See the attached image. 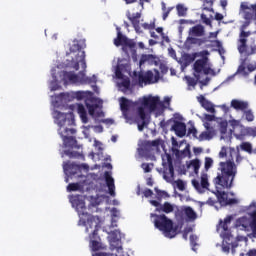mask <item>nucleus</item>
<instances>
[{"label":"nucleus","instance_id":"nucleus-16","mask_svg":"<svg viewBox=\"0 0 256 256\" xmlns=\"http://www.w3.org/2000/svg\"><path fill=\"white\" fill-rule=\"evenodd\" d=\"M63 81L64 83H71L72 85H75L79 83L81 85V71L78 74H75V72H63Z\"/></svg>","mask_w":256,"mask_h":256},{"label":"nucleus","instance_id":"nucleus-41","mask_svg":"<svg viewBox=\"0 0 256 256\" xmlns=\"http://www.w3.org/2000/svg\"><path fill=\"white\" fill-rule=\"evenodd\" d=\"M242 151H245L246 153H253V145H251L250 142H242L240 145Z\"/></svg>","mask_w":256,"mask_h":256},{"label":"nucleus","instance_id":"nucleus-8","mask_svg":"<svg viewBox=\"0 0 256 256\" xmlns=\"http://www.w3.org/2000/svg\"><path fill=\"white\" fill-rule=\"evenodd\" d=\"M142 105L145 109H148L150 113H153L158 109H162V111L165 109V104L161 102V99L158 96L144 97Z\"/></svg>","mask_w":256,"mask_h":256},{"label":"nucleus","instance_id":"nucleus-54","mask_svg":"<svg viewBox=\"0 0 256 256\" xmlns=\"http://www.w3.org/2000/svg\"><path fill=\"white\" fill-rule=\"evenodd\" d=\"M247 137H256V127H248Z\"/></svg>","mask_w":256,"mask_h":256},{"label":"nucleus","instance_id":"nucleus-29","mask_svg":"<svg viewBox=\"0 0 256 256\" xmlns=\"http://www.w3.org/2000/svg\"><path fill=\"white\" fill-rule=\"evenodd\" d=\"M216 135L215 133V129H211V130H206L203 131L200 135H199V141H211V139H213V137Z\"/></svg>","mask_w":256,"mask_h":256},{"label":"nucleus","instance_id":"nucleus-57","mask_svg":"<svg viewBox=\"0 0 256 256\" xmlns=\"http://www.w3.org/2000/svg\"><path fill=\"white\" fill-rule=\"evenodd\" d=\"M176 185L179 191H183L185 189V182H183V180H177Z\"/></svg>","mask_w":256,"mask_h":256},{"label":"nucleus","instance_id":"nucleus-60","mask_svg":"<svg viewBox=\"0 0 256 256\" xmlns=\"http://www.w3.org/2000/svg\"><path fill=\"white\" fill-rule=\"evenodd\" d=\"M143 194H144V197L146 198L153 197V190L147 188L144 190Z\"/></svg>","mask_w":256,"mask_h":256},{"label":"nucleus","instance_id":"nucleus-27","mask_svg":"<svg viewBox=\"0 0 256 256\" xmlns=\"http://www.w3.org/2000/svg\"><path fill=\"white\" fill-rule=\"evenodd\" d=\"M129 21L132 23L135 31H139L140 29V19H141V13L137 12L134 14H128L127 15Z\"/></svg>","mask_w":256,"mask_h":256},{"label":"nucleus","instance_id":"nucleus-25","mask_svg":"<svg viewBox=\"0 0 256 256\" xmlns=\"http://www.w3.org/2000/svg\"><path fill=\"white\" fill-rule=\"evenodd\" d=\"M89 239L92 251H101V249H105V246L101 243V237H99V234H96L94 238L89 237Z\"/></svg>","mask_w":256,"mask_h":256},{"label":"nucleus","instance_id":"nucleus-7","mask_svg":"<svg viewBox=\"0 0 256 256\" xmlns=\"http://www.w3.org/2000/svg\"><path fill=\"white\" fill-rule=\"evenodd\" d=\"M249 25H251V21L246 20L240 26V34H239L237 49L241 54L247 53V38L251 37V31H245V29H247Z\"/></svg>","mask_w":256,"mask_h":256},{"label":"nucleus","instance_id":"nucleus-26","mask_svg":"<svg viewBox=\"0 0 256 256\" xmlns=\"http://www.w3.org/2000/svg\"><path fill=\"white\" fill-rule=\"evenodd\" d=\"M74 97L75 99H77L78 101H85V104L87 103V99H89L91 101V99H93V92L91 91H77L74 93Z\"/></svg>","mask_w":256,"mask_h":256},{"label":"nucleus","instance_id":"nucleus-44","mask_svg":"<svg viewBox=\"0 0 256 256\" xmlns=\"http://www.w3.org/2000/svg\"><path fill=\"white\" fill-rule=\"evenodd\" d=\"M191 165L194 168V172L196 174L199 173V169H201V161H199V159L192 160Z\"/></svg>","mask_w":256,"mask_h":256},{"label":"nucleus","instance_id":"nucleus-34","mask_svg":"<svg viewBox=\"0 0 256 256\" xmlns=\"http://www.w3.org/2000/svg\"><path fill=\"white\" fill-rule=\"evenodd\" d=\"M183 211L188 221H195V219H197V213L194 212L193 208H191L190 206H187L186 208H184Z\"/></svg>","mask_w":256,"mask_h":256},{"label":"nucleus","instance_id":"nucleus-50","mask_svg":"<svg viewBox=\"0 0 256 256\" xmlns=\"http://www.w3.org/2000/svg\"><path fill=\"white\" fill-rule=\"evenodd\" d=\"M153 164H149V163H142L141 164V168L143 169L144 173H151Z\"/></svg>","mask_w":256,"mask_h":256},{"label":"nucleus","instance_id":"nucleus-4","mask_svg":"<svg viewBox=\"0 0 256 256\" xmlns=\"http://www.w3.org/2000/svg\"><path fill=\"white\" fill-rule=\"evenodd\" d=\"M86 217H87V221L85 220V218L80 217L78 221V225L85 226L86 233H90L89 237L94 239V237H97V235H99L101 220L99 219V216H93L90 214L86 215Z\"/></svg>","mask_w":256,"mask_h":256},{"label":"nucleus","instance_id":"nucleus-22","mask_svg":"<svg viewBox=\"0 0 256 256\" xmlns=\"http://www.w3.org/2000/svg\"><path fill=\"white\" fill-rule=\"evenodd\" d=\"M172 130L175 131L177 137H185L187 133V125L183 122L176 121L172 126Z\"/></svg>","mask_w":256,"mask_h":256},{"label":"nucleus","instance_id":"nucleus-39","mask_svg":"<svg viewBox=\"0 0 256 256\" xmlns=\"http://www.w3.org/2000/svg\"><path fill=\"white\" fill-rule=\"evenodd\" d=\"M89 103H93V99H87L86 100V107L88 109L89 115H91L93 117V115H95V109H97V104H89Z\"/></svg>","mask_w":256,"mask_h":256},{"label":"nucleus","instance_id":"nucleus-5","mask_svg":"<svg viewBox=\"0 0 256 256\" xmlns=\"http://www.w3.org/2000/svg\"><path fill=\"white\" fill-rule=\"evenodd\" d=\"M160 74L158 70H155V74H153V71L148 70L145 73L143 71L133 72V81L138 83L140 87H143L144 85H153V83H157L159 81Z\"/></svg>","mask_w":256,"mask_h":256},{"label":"nucleus","instance_id":"nucleus-51","mask_svg":"<svg viewBox=\"0 0 256 256\" xmlns=\"http://www.w3.org/2000/svg\"><path fill=\"white\" fill-rule=\"evenodd\" d=\"M154 190L160 199L163 197H169V194L166 191L159 190L158 188H155Z\"/></svg>","mask_w":256,"mask_h":256},{"label":"nucleus","instance_id":"nucleus-33","mask_svg":"<svg viewBox=\"0 0 256 256\" xmlns=\"http://www.w3.org/2000/svg\"><path fill=\"white\" fill-rule=\"evenodd\" d=\"M63 169L65 172L70 173V175H77V171H79V165L71 164V163H65L63 165Z\"/></svg>","mask_w":256,"mask_h":256},{"label":"nucleus","instance_id":"nucleus-56","mask_svg":"<svg viewBox=\"0 0 256 256\" xmlns=\"http://www.w3.org/2000/svg\"><path fill=\"white\" fill-rule=\"evenodd\" d=\"M220 159H225L227 157V147L223 146L219 152Z\"/></svg>","mask_w":256,"mask_h":256},{"label":"nucleus","instance_id":"nucleus-38","mask_svg":"<svg viewBox=\"0 0 256 256\" xmlns=\"http://www.w3.org/2000/svg\"><path fill=\"white\" fill-rule=\"evenodd\" d=\"M251 222H250V228L252 230L253 237H256V210H254L251 214Z\"/></svg>","mask_w":256,"mask_h":256},{"label":"nucleus","instance_id":"nucleus-2","mask_svg":"<svg viewBox=\"0 0 256 256\" xmlns=\"http://www.w3.org/2000/svg\"><path fill=\"white\" fill-rule=\"evenodd\" d=\"M219 167L220 173L213 179L214 185L222 189H231L237 176V165H235V162L227 160L226 162H220Z\"/></svg>","mask_w":256,"mask_h":256},{"label":"nucleus","instance_id":"nucleus-21","mask_svg":"<svg viewBox=\"0 0 256 256\" xmlns=\"http://www.w3.org/2000/svg\"><path fill=\"white\" fill-rule=\"evenodd\" d=\"M230 105L232 109H235V111H242V113L243 111L249 109V102L243 100L233 99L231 100Z\"/></svg>","mask_w":256,"mask_h":256},{"label":"nucleus","instance_id":"nucleus-13","mask_svg":"<svg viewBox=\"0 0 256 256\" xmlns=\"http://www.w3.org/2000/svg\"><path fill=\"white\" fill-rule=\"evenodd\" d=\"M64 133L65 135L63 134V132H61L60 135L63 139L65 147H71V149H73V147H76L77 139H75V137L73 136H67V135H75L77 131L73 128H65Z\"/></svg>","mask_w":256,"mask_h":256},{"label":"nucleus","instance_id":"nucleus-35","mask_svg":"<svg viewBox=\"0 0 256 256\" xmlns=\"http://www.w3.org/2000/svg\"><path fill=\"white\" fill-rule=\"evenodd\" d=\"M155 59H157V57L152 54H143L139 63L140 65H145V63H155Z\"/></svg>","mask_w":256,"mask_h":256},{"label":"nucleus","instance_id":"nucleus-59","mask_svg":"<svg viewBox=\"0 0 256 256\" xmlns=\"http://www.w3.org/2000/svg\"><path fill=\"white\" fill-rule=\"evenodd\" d=\"M237 203H239V201L237 200V199H235V198H228V200L226 201V204H225V206H227V205H237Z\"/></svg>","mask_w":256,"mask_h":256},{"label":"nucleus","instance_id":"nucleus-9","mask_svg":"<svg viewBox=\"0 0 256 256\" xmlns=\"http://www.w3.org/2000/svg\"><path fill=\"white\" fill-rule=\"evenodd\" d=\"M207 61V57L195 61L193 65V70L196 81H199V79H201V73H203L204 75H209L210 73H213V69L207 67Z\"/></svg>","mask_w":256,"mask_h":256},{"label":"nucleus","instance_id":"nucleus-52","mask_svg":"<svg viewBox=\"0 0 256 256\" xmlns=\"http://www.w3.org/2000/svg\"><path fill=\"white\" fill-rule=\"evenodd\" d=\"M227 127H228L227 122H221L220 123V133H221V135L227 134Z\"/></svg>","mask_w":256,"mask_h":256},{"label":"nucleus","instance_id":"nucleus-47","mask_svg":"<svg viewBox=\"0 0 256 256\" xmlns=\"http://www.w3.org/2000/svg\"><path fill=\"white\" fill-rule=\"evenodd\" d=\"M197 235H190V245L192 247L193 251H196V247H197Z\"/></svg>","mask_w":256,"mask_h":256},{"label":"nucleus","instance_id":"nucleus-58","mask_svg":"<svg viewBox=\"0 0 256 256\" xmlns=\"http://www.w3.org/2000/svg\"><path fill=\"white\" fill-rule=\"evenodd\" d=\"M201 19L204 25H211V19H209L207 15L201 14Z\"/></svg>","mask_w":256,"mask_h":256},{"label":"nucleus","instance_id":"nucleus-23","mask_svg":"<svg viewBox=\"0 0 256 256\" xmlns=\"http://www.w3.org/2000/svg\"><path fill=\"white\" fill-rule=\"evenodd\" d=\"M224 242L226 243V245L223 244L222 246L224 253H229V251H232V253L235 254V249L239 247V244L235 241V237L230 238V240H224Z\"/></svg>","mask_w":256,"mask_h":256},{"label":"nucleus","instance_id":"nucleus-43","mask_svg":"<svg viewBox=\"0 0 256 256\" xmlns=\"http://www.w3.org/2000/svg\"><path fill=\"white\" fill-rule=\"evenodd\" d=\"M190 43H192V45H204V43L207 41V38H189Z\"/></svg>","mask_w":256,"mask_h":256},{"label":"nucleus","instance_id":"nucleus-17","mask_svg":"<svg viewBox=\"0 0 256 256\" xmlns=\"http://www.w3.org/2000/svg\"><path fill=\"white\" fill-rule=\"evenodd\" d=\"M167 164L168 168L164 169L163 178L165 181H171V179L175 177V168L173 166V159L171 158V155L167 156Z\"/></svg>","mask_w":256,"mask_h":256},{"label":"nucleus","instance_id":"nucleus-14","mask_svg":"<svg viewBox=\"0 0 256 256\" xmlns=\"http://www.w3.org/2000/svg\"><path fill=\"white\" fill-rule=\"evenodd\" d=\"M56 120L58 121V125L60 127H63V125H75V115H73V112L70 113H62L59 111H56Z\"/></svg>","mask_w":256,"mask_h":256},{"label":"nucleus","instance_id":"nucleus-12","mask_svg":"<svg viewBox=\"0 0 256 256\" xmlns=\"http://www.w3.org/2000/svg\"><path fill=\"white\" fill-rule=\"evenodd\" d=\"M233 219L232 216H227L224 221L220 220L219 221V225H218V229H222V237L224 239V241H231V239H233V234H231V229H229V225H231V220Z\"/></svg>","mask_w":256,"mask_h":256},{"label":"nucleus","instance_id":"nucleus-49","mask_svg":"<svg viewBox=\"0 0 256 256\" xmlns=\"http://www.w3.org/2000/svg\"><path fill=\"white\" fill-rule=\"evenodd\" d=\"M65 155H67L68 157H70V159H76L77 157H81V154L78 152H73L71 150H66L65 151Z\"/></svg>","mask_w":256,"mask_h":256},{"label":"nucleus","instance_id":"nucleus-6","mask_svg":"<svg viewBox=\"0 0 256 256\" xmlns=\"http://www.w3.org/2000/svg\"><path fill=\"white\" fill-rule=\"evenodd\" d=\"M114 45L116 47L122 46V51L125 52L127 55H129V49L132 53V55H137V50H135V47H137V44L132 39L127 38V36L123 35L121 31L118 30L117 37L114 39Z\"/></svg>","mask_w":256,"mask_h":256},{"label":"nucleus","instance_id":"nucleus-24","mask_svg":"<svg viewBox=\"0 0 256 256\" xmlns=\"http://www.w3.org/2000/svg\"><path fill=\"white\" fill-rule=\"evenodd\" d=\"M197 101L200 103V105L208 111V113H215V107L213 106V103L209 102V100L205 99V96L200 95L197 97Z\"/></svg>","mask_w":256,"mask_h":256},{"label":"nucleus","instance_id":"nucleus-61","mask_svg":"<svg viewBox=\"0 0 256 256\" xmlns=\"http://www.w3.org/2000/svg\"><path fill=\"white\" fill-rule=\"evenodd\" d=\"M204 119L205 121H215V115L205 114Z\"/></svg>","mask_w":256,"mask_h":256},{"label":"nucleus","instance_id":"nucleus-40","mask_svg":"<svg viewBox=\"0 0 256 256\" xmlns=\"http://www.w3.org/2000/svg\"><path fill=\"white\" fill-rule=\"evenodd\" d=\"M217 199H218V202L220 203V205L225 206L227 204V200H228L227 193L218 191Z\"/></svg>","mask_w":256,"mask_h":256},{"label":"nucleus","instance_id":"nucleus-18","mask_svg":"<svg viewBox=\"0 0 256 256\" xmlns=\"http://www.w3.org/2000/svg\"><path fill=\"white\" fill-rule=\"evenodd\" d=\"M72 204L76 207L79 217H81V215L84 217H87V215H89V213L85 212L87 211L85 201L79 199V197H74L72 200Z\"/></svg>","mask_w":256,"mask_h":256},{"label":"nucleus","instance_id":"nucleus-20","mask_svg":"<svg viewBox=\"0 0 256 256\" xmlns=\"http://www.w3.org/2000/svg\"><path fill=\"white\" fill-rule=\"evenodd\" d=\"M104 178L108 187L109 195H111V197H115V179H113L109 171L104 173Z\"/></svg>","mask_w":256,"mask_h":256},{"label":"nucleus","instance_id":"nucleus-36","mask_svg":"<svg viewBox=\"0 0 256 256\" xmlns=\"http://www.w3.org/2000/svg\"><path fill=\"white\" fill-rule=\"evenodd\" d=\"M111 249L117 251V253H120V251H123V246H121V240L119 238H116L113 236L111 240Z\"/></svg>","mask_w":256,"mask_h":256},{"label":"nucleus","instance_id":"nucleus-55","mask_svg":"<svg viewBox=\"0 0 256 256\" xmlns=\"http://www.w3.org/2000/svg\"><path fill=\"white\" fill-rule=\"evenodd\" d=\"M253 13L249 12V11H244V19L245 21H252L253 20Z\"/></svg>","mask_w":256,"mask_h":256},{"label":"nucleus","instance_id":"nucleus-30","mask_svg":"<svg viewBox=\"0 0 256 256\" xmlns=\"http://www.w3.org/2000/svg\"><path fill=\"white\" fill-rule=\"evenodd\" d=\"M203 33H205V29L201 25H196L189 30V35L192 37H203Z\"/></svg>","mask_w":256,"mask_h":256},{"label":"nucleus","instance_id":"nucleus-1","mask_svg":"<svg viewBox=\"0 0 256 256\" xmlns=\"http://www.w3.org/2000/svg\"><path fill=\"white\" fill-rule=\"evenodd\" d=\"M85 47H87L85 39L73 41V45L70 47V51L72 53L79 51V54L76 56V62L72 61L71 66L72 69H75V71H79L80 63L83 69V71H81V85H91V83H97V76L93 75L91 77H87V75H85V71L87 70V62L85 61V51H81L82 49H85Z\"/></svg>","mask_w":256,"mask_h":256},{"label":"nucleus","instance_id":"nucleus-53","mask_svg":"<svg viewBox=\"0 0 256 256\" xmlns=\"http://www.w3.org/2000/svg\"><path fill=\"white\" fill-rule=\"evenodd\" d=\"M186 81L189 87H195V85H197V80H195V78L186 77Z\"/></svg>","mask_w":256,"mask_h":256},{"label":"nucleus","instance_id":"nucleus-31","mask_svg":"<svg viewBox=\"0 0 256 256\" xmlns=\"http://www.w3.org/2000/svg\"><path fill=\"white\" fill-rule=\"evenodd\" d=\"M236 225L237 227H243L247 231L251 227V221H249L247 216H243L237 219Z\"/></svg>","mask_w":256,"mask_h":256},{"label":"nucleus","instance_id":"nucleus-64","mask_svg":"<svg viewBox=\"0 0 256 256\" xmlns=\"http://www.w3.org/2000/svg\"><path fill=\"white\" fill-rule=\"evenodd\" d=\"M248 256H256V250H250L248 253H247Z\"/></svg>","mask_w":256,"mask_h":256},{"label":"nucleus","instance_id":"nucleus-46","mask_svg":"<svg viewBox=\"0 0 256 256\" xmlns=\"http://www.w3.org/2000/svg\"><path fill=\"white\" fill-rule=\"evenodd\" d=\"M81 189V185L79 183H70L67 186V191H79Z\"/></svg>","mask_w":256,"mask_h":256},{"label":"nucleus","instance_id":"nucleus-19","mask_svg":"<svg viewBox=\"0 0 256 256\" xmlns=\"http://www.w3.org/2000/svg\"><path fill=\"white\" fill-rule=\"evenodd\" d=\"M138 117L141 119L142 123H138V131H143L145 127L149 125V120H147V113H145V107L140 106L137 109Z\"/></svg>","mask_w":256,"mask_h":256},{"label":"nucleus","instance_id":"nucleus-48","mask_svg":"<svg viewBox=\"0 0 256 256\" xmlns=\"http://www.w3.org/2000/svg\"><path fill=\"white\" fill-rule=\"evenodd\" d=\"M210 167H213V158L206 157L205 158L204 168L206 169V171H209Z\"/></svg>","mask_w":256,"mask_h":256},{"label":"nucleus","instance_id":"nucleus-45","mask_svg":"<svg viewBox=\"0 0 256 256\" xmlns=\"http://www.w3.org/2000/svg\"><path fill=\"white\" fill-rule=\"evenodd\" d=\"M120 87H123L125 91H129V89H131V80H129V78L122 80Z\"/></svg>","mask_w":256,"mask_h":256},{"label":"nucleus","instance_id":"nucleus-11","mask_svg":"<svg viewBox=\"0 0 256 256\" xmlns=\"http://www.w3.org/2000/svg\"><path fill=\"white\" fill-rule=\"evenodd\" d=\"M192 185L198 193H205V191H209V175L207 173H202L200 176V182L197 179H193Z\"/></svg>","mask_w":256,"mask_h":256},{"label":"nucleus","instance_id":"nucleus-15","mask_svg":"<svg viewBox=\"0 0 256 256\" xmlns=\"http://www.w3.org/2000/svg\"><path fill=\"white\" fill-rule=\"evenodd\" d=\"M120 109L127 123H131L133 121V116L129 115V109H131V102L129 99L125 97L120 99Z\"/></svg>","mask_w":256,"mask_h":256},{"label":"nucleus","instance_id":"nucleus-10","mask_svg":"<svg viewBox=\"0 0 256 256\" xmlns=\"http://www.w3.org/2000/svg\"><path fill=\"white\" fill-rule=\"evenodd\" d=\"M229 124L231 125L232 129L230 130L233 133L234 137L239 139V141H243L245 137L248 135V127H245L241 124L240 120H230Z\"/></svg>","mask_w":256,"mask_h":256},{"label":"nucleus","instance_id":"nucleus-62","mask_svg":"<svg viewBox=\"0 0 256 256\" xmlns=\"http://www.w3.org/2000/svg\"><path fill=\"white\" fill-rule=\"evenodd\" d=\"M150 204H152L153 207H156V209H159V207H161V203H159V201L157 200H150Z\"/></svg>","mask_w":256,"mask_h":256},{"label":"nucleus","instance_id":"nucleus-32","mask_svg":"<svg viewBox=\"0 0 256 256\" xmlns=\"http://www.w3.org/2000/svg\"><path fill=\"white\" fill-rule=\"evenodd\" d=\"M77 111L82 123H89V118H87V110L85 109V106H83V104H78Z\"/></svg>","mask_w":256,"mask_h":256},{"label":"nucleus","instance_id":"nucleus-28","mask_svg":"<svg viewBox=\"0 0 256 256\" xmlns=\"http://www.w3.org/2000/svg\"><path fill=\"white\" fill-rule=\"evenodd\" d=\"M174 210L173 204L169 202H164V204H160V207L155 209L156 213H166L167 215L173 213Z\"/></svg>","mask_w":256,"mask_h":256},{"label":"nucleus","instance_id":"nucleus-3","mask_svg":"<svg viewBox=\"0 0 256 256\" xmlns=\"http://www.w3.org/2000/svg\"><path fill=\"white\" fill-rule=\"evenodd\" d=\"M151 217H155L154 226L159 231L168 237V239H173V237H177V226H173V220L169 219L165 214H151Z\"/></svg>","mask_w":256,"mask_h":256},{"label":"nucleus","instance_id":"nucleus-63","mask_svg":"<svg viewBox=\"0 0 256 256\" xmlns=\"http://www.w3.org/2000/svg\"><path fill=\"white\" fill-rule=\"evenodd\" d=\"M93 256H113V254L105 253V252H98L93 254Z\"/></svg>","mask_w":256,"mask_h":256},{"label":"nucleus","instance_id":"nucleus-37","mask_svg":"<svg viewBox=\"0 0 256 256\" xmlns=\"http://www.w3.org/2000/svg\"><path fill=\"white\" fill-rule=\"evenodd\" d=\"M242 113L243 117H245V120L248 121V123H253V121H255V114H253V110L248 108Z\"/></svg>","mask_w":256,"mask_h":256},{"label":"nucleus","instance_id":"nucleus-42","mask_svg":"<svg viewBox=\"0 0 256 256\" xmlns=\"http://www.w3.org/2000/svg\"><path fill=\"white\" fill-rule=\"evenodd\" d=\"M178 17H185L187 15V7L183 4H178L176 6Z\"/></svg>","mask_w":256,"mask_h":256}]
</instances>
